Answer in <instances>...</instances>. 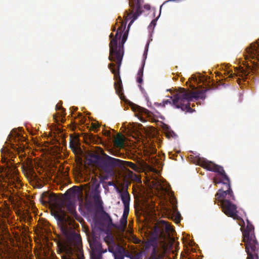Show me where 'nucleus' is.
Returning <instances> with one entry per match:
<instances>
[{"mask_svg": "<svg viewBox=\"0 0 259 259\" xmlns=\"http://www.w3.org/2000/svg\"><path fill=\"white\" fill-rule=\"evenodd\" d=\"M127 13L129 12L125 11L124 18L125 22L122 21L120 17V18L121 22L120 26L117 28L115 36L111 33L109 37L110 42L109 44V60L111 62H115L117 65V69L114 68L115 64L110 63L108 65V68L110 69L112 73L114 74V79L116 80L114 83V87L116 93L119 96L121 99H122L123 88L122 82L119 75V69L121 64L123 54H124V44L126 41L128 30H125L126 28V24L128 20L125 18ZM130 20H132V19Z\"/></svg>", "mask_w": 259, "mask_h": 259, "instance_id": "nucleus-1", "label": "nucleus"}, {"mask_svg": "<svg viewBox=\"0 0 259 259\" xmlns=\"http://www.w3.org/2000/svg\"><path fill=\"white\" fill-rule=\"evenodd\" d=\"M77 186H73L68 189L65 193V199H62L57 197L55 194H50L49 192H44L41 195L40 201L44 205L50 204L55 207L53 214L55 218V215L58 214L60 215L66 214L64 209L66 208L68 213L72 217L77 219L79 217L76 211L75 202L71 200L72 196L76 194Z\"/></svg>", "mask_w": 259, "mask_h": 259, "instance_id": "nucleus-2", "label": "nucleus"}, {"mask_svg": "<svg viewBox=\"0 0 259 259\" xmlns=\"http://www.w3.org/2000/svg\"><path fill=\"white\" fill-rule=\"evenodd\" d=\"M55 219L57 221L61 232L65 236L67 243L60 246L62 252L67 254L62 256V259H84L83 255H78L77 258H73L72 245L78 247L81 243V239L79 234L72 230V220L70 216L66 214L60 215L58 214L55 215Z\"/></svg>", "mask_w": 259, "mask_h": 259, "instance_id": "nucleus-3", "label": "nucleus"}, {"mask_svg": "<svg viewBox=\"0 0 259 259\" xmlns=\"http://www.w3.org/2000/svg\"><path fill=\"white\" fill-rule=\"evenodd\" d=\"M192 160L193 162L199 165L207 170L217 173L221 176V178H213V183L215 185L222 183L226 186V190L220 189L216 193L215 199H220L229 194V197L234 198V193L231 188V182L229 177L227 175L223 166L215 164L211 161H209L204 158L196 156Z\"/></svg>", "mask_w": 259, "mask_h": 259, "instance_id": "nucleus-4", "label": "nucleus"}, {"mask_svg": "<svg viewBox=\"0 0 259 259\" xmlns=\"http://www.w3.org/2000/svg\"><path fill=\"white\" fill-rule=\"evenodd\" d=\"M210 89H204L196 92H190L185 88H180L178 91L167 99L163 101V106L169 104L176 108L181 109L182 111L186 112H192V109L190 107L191 101L193 99H204L205 98V93L210 91Z\"/></svg>", "mask_w": 259, "mask_h": 259, "instance_id": "nucleus-5", "label": "nucleus"}, {"mask_svg": "<svg viewBox=\"0 0 259 259\" xmlns=\"http://www.w3.org/2000/svg\"><path fill=\"white\" fill-rule=\"evenodd\" d=\"M246 61H249L251 65L247 63L245 68L241 67L237 69L235 73H231L230 77L233 78L235 75L241 77L243 80L247 78V76L256 73L259 65L255 62H259V40L255 43H252L248 47L244 55Z\"/></svg>", "mask_w": 259, "mask_h": 259, "instance_id": "nucleus-6", "label": "nucleus"}, {"mask_svg": "<svg viewBox=\"0 0 259 259\" xmlns=\"http://www.w3.org/2000/svg\"><path fill=\"white\" fill-rule=\"evenodd\" d=\"M247 226L243 234V241L245 243L246 259H258L259 244L255 238L253 226L247 220Z\"/></svg>", "mask_w": 259, "mask_h": 259, "instance_id": "nucleus-7", "label": "nucleus"}, {"mask_svg": "<svg viewBox=\"0 0 259 259\" xmlns=\"http://www.w3.org/2000/svg\"><path fill=\"white\" fill-rule=\"evenodd\" d=\"M231 197H229V194L226 196L220 199H215L218 202L220 203V205L222 208L224 213L229 217L232 218L234 220L241 221L244 224V221L238 215L237 207L236 204L232 202V201L235 200V196L232 199Z\"/></svg>", "mask_w": 259, "mask_h": 259, "instance_id": "nucleus-8", "label": "nucleus"}, {"mask_svg": "<svg viewBox=\"0 0 259 259\" xmlns=\"http://www.w3.org/2000/svg\"><path fill=\"white\" fill-rule=\"evenodd\" d=\"M91 157L93 158L95 161L98 163V166L105 172H110L115 167H119V164L121 160L112 157L107 155L105 158H102L99 155L92 154Z\"/></svg>", "mask_w": 259, "mask_h": 259, "instance_id": "nucleus-9", "label": "nucleus"}, {"mask_svg": "<svg viewBox=\"0 0 259 259\" xmlns=\"http://www.w3.org/2000/svg\"><path fill=\"white\" fill-rule=\"evenodd\" d=\"M174 231V229L167 222L160 221L155 226L153 233L156 238L165 241L170 238Z\"/></svg>", "mask_w": 259, "mask_h": 259, "instance_id": "nucleus-10", "label": "nucleus"}, {"mask_svg": "<svg viewBox=\"0 0 259 259\" xmlns=\"http://www.w3.org/2000/svg\"><path fill=\"white\" fill-rule=\"evenodd\" d=\"M142 3L143 0H129V5L131 9L129 10V13H127L125 19L126 20L132 19V20L128 24V29L134 21L142 13Z\"/></svg>", "mask_w": 259, "mask_h": 259, "instance_id": "nucleus-11", "label": "nucleus"}, {"mask_svg": "<svg viewBox=\"0 0 259 259\" xmlns=\"http://www.w3.org/2000/svg\"><path fill=\"white\" fill-rule=\"evenodd\" d=\"M92 192L91 195L94 200V204L97 208L103 209V202L100 196V184L95 178L92 179Z\"/></svg>", "mask_w": 259, "mask_h": 259, "instance_id": "nucleus-12", "label": "nucleus"}, {"mask_svg": "<svg viewBox=\"0 0 259 259\" xmlns=\"http://www.w3.org/2000/svg\"><path fill=\"white\" fill-rule=\"evenodd\" d=\"M89 244L93 251L96 252V253L94 254H100V255H102V253L107 251L106 249H103L101 242L99 240V239L96 236H93L89 240Z\"/></svg>", "mask_w": 259, "mask_h": 259, "instance_id": "nucleus-13", "label": "nucleus"}, {"mask_svg": "<svg viewBox=\"0 0 259 259\" xmlns=\"http://www.w3.org/2000/svg\"><path fill=\"white\" fill-rule=\"evenodd\" d=\"M121 201L124 205V210L130 211V195L127 190L123 192L119 191Z\"/></svg>", "mask_w": 259, "mask_h": 259, "instance_id": "nucleus-14", "label": "nucleus"}, {"mask_svg": "<svg viewBox=\"0 0 259 259\" xmlns=\"http://www.w3.org/2000/svg\"><path fill=\"white\" fill-rule=\"evenodd\" d=\"M79 145L78 138L72 135H70L69 147L73 152L75 153L79 149Z\"/></svg>", "mask_w": 259, "mask_h": 259, "instance_id": "nucleus-15", "label": "nucleus"}, {"mask_svg": "<svg viewBox=\"0 0 259 259\" xmlns=\"http://www.w3.org/2000/svg\"><path fill=\"white\" fill-rule=\"evenodd\" d=\"M129 212L130 211L128 210H123L122 216L120 220V225L116 227L118 229L122 231L125 230L127 225V219Z\"/></svg>", "mask_w": 259, "mask_h": 259, "instance_id": "nucleus-16", "label": "nucleus"}, {"mask_svg": "<svg viewBox=\"0 0 259 259\" xmlns=\"http://www.w3.org/2000/svg\"><path fill=\"white\" fill-rule=\"evenodd\" d=\"M121 162L119 164V167H123L125 166L130 167L132 169L136 171H139L140 170V167L137 165L135 164L134 163L131 161H126L121 160Z\"/></svg>", "mask_w": 259, "mask_h": 259, "instance_id": "nucleus-17", "label": "nucleus"}, {"mask_svg": "<svg viewBox=\"0 0 259 259\" xmlns=\"http://www.w3.org/2000/svg\"><path fill=\"white\" fill-rule=\"evenodd\" d=\"M22 168L24 173L26 172L27 174L29 173L30 175H31L34 172L33 164L31 162H28L25 164H23L22 165Z\"/></svg>", "mask_w": 259, "mask_h": 259, "instance_id": "nucleus-18", "label": "nucleus"}, {"mask_svg": "<svg viewBox=\"0 0 259 259\" xmlns=\"http://www.w3.org/2000/svg\"><path fill=\"white\" fill-rule=\"evenodd\" d=\"M12 211L8 205H6L1 211V215L3 218L6 219L10 217Z\"/></svg>", "mask_w": 259, "mask_h": 259, "instance_id": "nucleus-19", "label": "nucleus"}, {"mask_svg": "<svg viewBox=\"0 0 259 259\" xmlns=\"http://www.w3.org/2000/svg\"><path fill=\"white\" fill-rule=\"evenodd\" d=\"M56 110H62L60 113H58L59 114V117L62 122H64L65 121V109L63 108L62 107L59 106L58 104L56 105Z\"/></svg>", "mask_w": 259, "mask_h": 259, "instance_id": "nucleus-20", "label": "nucleus"}, {"mask_svg": "<svg viewBox=\"0 0 259 259\" xmlns=\"http://www.w3.org/2000/svg\"><path fill=\"white\" fill-rule=\"evenodd\" d=\"M124 252V249L123 247L117 245L115 249V253L114 254V259L117 258V256L123 257L122 254Z\"/></svg>", "mask_w": 259, "mask_h": 259, "instance_id": "nucleus-21", "label": "nucleus"}, {"mask_svg": "<svg viewBox=\"0 0 259 259\" xmlns=\"http://www.w3.org/2000/svg\"><path fill=\"white\" fill-rule=\"evenodd\" d=\"M104 241L108 244H115L114 239L111 233L108 234L104 238Z\"/></svg>", "mask_w": 259, "mask_h": 259, "instance_id": "nucleus-22", "label": "nucleus"}, {"mask_svg": "<svg viewBox=\"0 0 259 259\" xmlns=\"http://www.w3.org/2000/svg\"><path fill=\"white\" fill-rule=\"evenodd\" d=\"M114 144L118 147H121L123 144V138L121 135L119 134L117 137L114 139Z\"/></svg>", "mask_w": 259, "mask_h": 259, "instance_id": "nucleus-23", "label": "nucleus"}, {"mask_svg": "<svg viewBox=\"0 0 259 259\" xmlns=\"http://www.w3.org/2000/svg\"><path fill=\"white\" fill-rule=\"evenodd\" d=\"M176 207H177V206H176ZM174 215L175 217V220L176 223H179L181 221V214L177 210V208H175L174 211Z\"/></svg>", "mask_w": 259, "mask_h": 259, "instance_id": "nucleus-24", "label": "nucleus"}, {"mask_svg": "<svg viewBox=\"0 0 259 259\" xmlns=\"http://www.w3.org/2000/svg\"><path fill=\"white\" fill-rule=\"evenodd\" d=\"M143 67L140 68L137 73V81L139 83H142L143 82Z\"/></svg>", "mask_w": 259, "mask_h": 259, "instance_id": "nucleus-25", "label": "nucleus"}, {"mask_svg": "<svg viewBox=\"0 0 259 259\" xmlns=\"http://www.w3.org/2000/svg\"><path fill=\"white\" fill-rule=\"evenodd\" d=\"M0 229L3 231H7L8 226L6 220L2 219L0 220Z\"/></svg>", "mask_w": 259, "mask_h": 259, "instance_id": "nucleus-26", "label": "nucleus"}, {"mask_svg": "<svg viewBox=\"0 0 259 259\" xmlns=\"http://www.w3.org/2000/svg\"><path fill=\"white\" fill-rule=\"evenodd\" d=\"M113 245V244L108 245V251L112 253L113 254V255H114L115 253V249H114V247Z\"/></svg>", "mask_w": 259, "mask_h": 259, "instance_id": "nucleus-27", "label": "nucleus"}, {"mask_svg": "<svg viewBox=\"0 0 259 259\" xmlns=\"http://www.w3.org/2000/svg\"><path fill=\"white\" fill-rule=\"evenodd\" d=\"M23 216L25 219H31V217L30 215V213L29 211H27L26 212H23Z\"/></svg>", "mask_w": 259, "mask_h": 259, "instance_id": "nucleus-28", "label": "nucleus"}, {"mask_svg": "<svg viewBox=\"0 0 259 259\" xmlns=\"http://www.w3.org/2000/svg\"><path fill=\"white\" fill-rule=\"evenodd\" d=\"M102 255L100 254H92V259H101Z\"/></svg>", "mask_w": 259, "mask_h": 259, "instance_id": "nucleus-29", "label": "nucleus"}, {"mask_svg": "<svg viewBox=\"0 0 259 259\" xmlns=\"http://www.w3.org/2000/svg\"><path fill=\"white\" fill-rule=\"evenodd\" d=\"M172 135H175V133L173 132H168V133H166V136L168 138L172 137Z\"/></svg>", "mask_w": 259, "mask_h": 259, "instance_id": "nucleus-30", "label": "nucleus"}, {"mask_svg": "<svg viewBox=\"0 0 259 259\" xmlns=\"http://www.w3.org/2000/svg\"><path fill=\"white\" fill-rule=\"evenodd\" d=\"M158 186L159 187V188L163 191H167V188H164L162 185L161 184H159Z\"/></svg>", "mask_w": 259, "mask_h": 259, "instance_id": "nucleus-31", "label": "nucleus"}, {"mask_svg": "<svg viewBox=\"0 0 259 259\" xmlns=\"http://www.w3.org/2000/svg\"><path fill=\"white\" fill-rule=\"evenodd\" d=\"M144 8L147 10H149L150 9V6L149 5H144Z\"/></svg>", "mask_w": 259, "mask_h": 259, "instance_id": "nucleus-32", "label": "nucleus"}, {"mask_svg": "<svg viewBox=\"0 0 259 259\" xmlns=\"http://www.w3.org/2000/svg\"><path fill=\"white\" fill-rule=\"evenodd\" d=\"M131 259H139V255H136V256H132L131 257Z\"/></svg>", "mask_w": 259, "mask_h": 259, "instance_id": "nucleus-33", "label": "nucleus"}, {"mask_svg": "<svg viewBox=\"0 0 259 259\" xmlns=\"http://www.w3.org/2000/svg\"><path fill=\"white\" fill-rule=\"evenodd\" d=\"M148 45H147L146 47V48H145V51L144 55H147V52L148 51Z\"/></svg>", "mask_w": 259, "mask_h": 259, "instance_id": "nucleus-34", "label": "nucleus"}, {"mask_svg": "<svg viewBox=\"0 0 259 259\" xmlns=\"http://www.w3.org/2000/svg\"><path fill=\"white\" fill-rule=\"evenodd\" d=\"M108 185L109 186H113L114 185V183L113 182H108Z\"/></svg>", "mask_w": 259, "mask_h": 259, "instance_id": "nucleus-35", "label": "nucleus"}, {"mask_svg": "<svg viewBox=\"0 0 259 259\" xmlns=\"http://www.w3.org/2000/svg\"><path fill=\"white\" fill-rule=\"evenodd\" d=\"M20 138H24L23 137H19V136H18L17 137H15V141H16V140H17V139H18V140H20Z\"/></svg>", "mask_w": 259, "mask_h": 259, "instance_id": "nucleus-36", "label": "nucleus"}, {"mask_svg": "<svg viewBox=\"0 0 259 259\" xmlns=\"http://www.w3.org/2000/svg\"><path fill=\"white\" fill-rule=\"evenodd\" d=\"M57 118H58V116H57L56 115H54V118L56 120V121L58 122Z\"/></svg>", "mask_w": 259, "mask_h": 259, "instance_id": "nucleus-37", "label": "nucleus"}, {"mask_svg": "<svg viewBox=\"0 0 259 259\" xmlns=\"http://www.w3.org/2000/svg\"><path fill=\"white\" fill-rule=\"evenodd\" d=\"M137 109H138V110H139V111H140V112L141 111V110H143V109H142V108H141L140 107H139V106H138V107H137Z\"/></svg>", "mask_w": 259, "mask_h": 259, "instance_id": "nucleus-38", "label": "nucleus"}, {"mask_svg": "<svg viewBox=\"0 0 259 259\" xmlns=\"http://www.w3.org/2000/svg\"><path fill=\"white\" fill-rule=\"evenodd\" d=\"M4 167H0V171H3L4 170Z\"/></svg>", "mask_w": 259, "mask_h": 259, "instance_id": "nucleus-39", "label": "nucleus"}, {"mask_svg": "<svg viewBox=\"0 0 259 259\" xmlns=\"http://www.w3.org/2000/svg\"><path fill=\"white\" fill-rule=\"evenodd\" d=\"M113 31H115V27L113 28Z\"/></svg>", "mask_w": 259, "mask_h": 259, "instance_id": "nucleus-40", "label": "nucleus"}, {"mask_svg": "<svg viewBox=\"0 0 259 259\" xmlns=\"http://www.w3.org/2000/svg\"><path fill=\"white\" fill-rule=\"evenodd\" d=\"M154 22V20H153L151 22V23H153Z\"/></svg>", "mask_w": 259, "mask_h": 259, "instance_id": "nucleus-41", "label": "nucleus"}, {"mask_svg": "<svg viewBox=\"0 0 259 259\" xmlns=\"http://www.w3.org/2000/svg\"><path fill=\"white\" fill-rule=\"evenodd\" d=\"M174 200H176V198H174L173 199L172 201H173Z\"/></svg>", "mask_w": 259, "mask_h": 259, "instance_id": "nucleus-42", "label": "nucleus"}, {"mask_svg": "<svg viewBox=\"0 0 259 259\" xmlns=\"http://www.w3.org/2000/svg\"><path fill=\"white\" fill-rule=\"evenodd\" d=\"M190 158H192V155H190Z\"/></svg>", "mask_w": 259, "mask_h": 259, "instance_id": "nucleus-43", "label": "nucleus"}, {"mask_svg": "<svg viewBox=\"0 0 259 259\" xmlns=\"http://www.w3.org/2000/svg\"><path fill=\"white\" fill-rule=\"evenodd\" d=\"M190 158H192V155H190Z\"/></svg>", "mask_w": 259, "mask_h": 259, "instance_id": "nucleus-44", "label": "nucleus"}]
</instances>
